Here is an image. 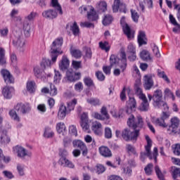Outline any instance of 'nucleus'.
<instances>
[{
  "mask_svg": "<svg viewBox=\"0 0 180 180\" xmlns=\"http://www.w3.org/2000/svg\"><path fill=\"white\" fill-rule=\"evenodd\" d=\"M44 137L45 139H51L54 137V131L51 129L50 127H46L44 132Z\"/></svg>",
  "mask_w": 180,
  "mask_h": 180,
  "instance_id": "f704fd0d",
  "label": "nucleus"
},
{
  "mask_svg": "<svg viewBox=\"0 0 180 180\" xmlns=\"http://www.w3.org/2000/svg\"><path fill=\"white\" fill-rule=\"evenodd\" d=\"M51 5L57 11L59 15H63V8H61V5L58 4V0H51Z\"/></svg>",
  "mask_w": 180,
  "mask_h": 180,
  "instance_id": "72a5a7b5",
  "label": "nucleus"
},
{
  "mask_svg": "<svg viewBox=\"0 0 180 180\" xmlns=\"http://www.w3.org/2000/svg\"><path fill=\"white\" fill-rule=\"evenodd\" d=\"M9 143H11V137L6 133H3L0 136V145L6 146V144H9Z\"/></svg>",
  "mask_w": 180,
  "mask_h": 180,
  "instance_id": "2f4dec72",
  "label": "nucleus"
},
{
  "mask_svg": "<svg viewBox=\"0 0 180 180\" xmlns=\"http://www.w3.org/2000/svg\"><path fill=\"white\" fill-rule=\"evenodd\" d=\"M84 53L86 58L91 59L92 58V50L89 47H84Z\"/></svg>",
  "mask_w": 180,
  "mask_h": 180,
  "instance_id": "de8ad7c7",
  "label": "nucleus"
},
{
  "mask_svg": "<svg viewBox=\"0 0 180 180\" xmlns=\"http://www.w3.org/2000/svg\"><path fill=\"white\" fill-rule=\"evenodd\" d=\"M172 176L174 179H176L178 176H180V168L174 167L172 172Z\"/></svg>",
  "mask_w": 180,
  "mask_h": 180,
  "instance_id": "774afa93",
  "label": "nucleus"
},
{
  "mask_svg": "<svg viewBox=\"0 0 180 180\" xmlns=\"http://www.w3.org/2000/svg\"><path fill=\"white\" fill-rule=\"evenodd\" d=\"M97 8L99 11H102V12H105L108 8V4L105 1H101L97 4Z\"/></svg>",
  "mask_w": 180,
  "mask_h": 180,
  "instance_id": "8fccbe9b",
  "label": "nucleus"
},
{
  "mask_svg": "<svg viewBox=\"0 0 180 180\" xmlns=\"http://www.w3.org/2000/svg\"><path fill=\"white\" fill-rule=\"evenodd\" d=\"M1 75L6 84H13V82H15V79L13 78V76L11 75V72H9V71L6 70H2Z\"/></svg>",
  "mask_w": 180,
  "mask_h": 180,
  "instance_id": "a211bd4d",
  "label": "nucleus"
},
{
  "mask_svg": "<svg viewBox=\"0 0 180 180\" xmlns=\"http://www.w3.org/2000/svg\"><path fill=\"white\" fill-rule=\"evenodd\" d=\"M154 85V81H153L152 75H146L143 77V86L146 91H150Z\"/></svg>",
  "mask_w": 180,
  "mask_h": 180,
  "instance_id": "2eb2a0df",
  "label": "nucleus"
},
{
  "mask_svg": "<svg viewBox=\"0 0 180 180\" xmlns=\"http://www.w3.org/2000/svg\"><path fill=\"white\" fill-rule=\"evenodd\" d=\"M37 16V13L32 11L25 18V22H32L34 20V18Z\"/></svg>",
  "mask_w": 180,
  "mask_h": 180,
  "instance_id": "49530a36",
  "label": "nucleus"
},
{
  "mask_svg": "<svg viewBox=\"0 0 180 180\" xmlns=\"http://www.w3.org/2000/svg\"><path fill=\"white\" fill-rule=\"evenodd\" d=\"M6 64V58H5V49L0 48V65Z\"/></svg>",
  "mask_w": 180,
  "mask_h": 180,
  "instance_id": "a19ab883",
  "label": "nucleus"
},
{
  "mask_svg": "<svg viewBox=\"0 0 180 180\" xmlns=\"http://www.w3.org/2000/svg\"><path fill=\"white\" fill-rule=\"evenodd\" d=\"M113 20V18L112 15L107 14L104 16V18L103 20V25L104 26H108V25H110Z\"/></svg>",
  "mask_w": 180,
  "mask_h": 180,
  "instance_id": "ea45409f",
  "label": "nucleus"
},
{
  "mask_svg": "<svg viewBox=\"0 0 180 180\" xmlns=\"http://www.w3.org/2000/svg\"><path fill=\"white\" fill-rule=\"evenodd\" d=\"M142 101V103H141V105L139 107L140 110L142 112H147L148 109H150V104L148 103V100H147L146 96H141V98Z\"/></svg>",
  "mask_w": 180,
  "mask_h": 180,
  "instance_id": "a878e982",
  "label": "nucleus"
},
{
  "mask_svg": "<svg viewBox=\"0 0 180 180\" xmlns=\"http://www.w3.org/2000/svg\"><path fill=\"white\" fill-rule=\"evenodd\" d=\"M70 54L72 57H75V58H81L82 56V52H81L79 49H72V48H71Z\"/></svg>",
  "mask_w": 180,
  "mask_h": 180,
  "instance_id": "58836bf2",
  "label": "nucleus"
},
{
  "mask_svg": "<svg viewBox=\"0 0 180 180\" xmlns=\"http://www.w3.org/2000/svg\"><path fill=\"white\" fill-rule=\"evenodd\" d=\"M171 125L169 126L168 131L172 134H176L178 133V127L179 126V119L176 117H172L170 120Z\"/></svg>",
  "mask_w": 180,
  "mask_h": 180,
  "instance_id": "f8f14e48",
  "label": "nucleus"
},
{
  "mask_svg": "<svg viewBox=\"0 0 180 180\" xmlns=\"http://www.w3.org/2000/svg\"><path fill=\"white\" fill-rule=\"evenodd\" d=\"M126 150L129 154H136V149L130 144L126 146Z\"/></svg>",
  "mask_w": 180,
  "mask_h": 180,
  "instance_id": "69168bd1",
  "label": "nucleus"
},
{
  "mask_svg": "<svg viewBox=\"0 0 180 180\" xmlns=\"http://www.w3.org/2000/svg\"><path fill=\"white\" fill-rule=\"evenodd\" d=\"M120 57H117L115 55H111L110 57V67H120V68L124 71L126 70L127 66V58H126V53L122 51L120 53Z\"/></svg>",
  "mask_w": 180,
  "mask_h": 180,
  "instance_id": "39448f33",
  "label": "nucleus"
},
{
  "mask_svg": "<svg viewBox=\"0 0 180 180\" xmlns=\"http://www.w3.org/2000/svg\"><path fill=\"white\" fill-rule=\"evenodd\" d=\"M13 33V46L18 51L23 53L25 51V39H23V35H22V31L20 30H14Z\"/></svg>",
  "mask_w": 180,
  "mask_h": 180,
  "instance_id": "423d86ee",
  "label": "nucleus"
},
{
  "mask_svg": "<svg viewBox=\"0 0 180 180\" xmlns=\"http://www.w3.org/2000/svg\"><path fill=\"white\" fill-rule=\"evenodd\" d=\"M42 16L45 19H56L58 16V13L56 10L49 9L42 12Z\"/></svg>",
  "mask_w": 180,
  "mask_h": 180,
  "instance_id": "f3484780",
  "label": "nucleus"
},
{
  "mask_svg": "<svg viewBox=\"0 0 180 180\" xmlns=\"http://www.w3.org/2000/svg\"><path fill=\"white\" fill-rule=\"evenodd\" d=\"M63 37L56 39L51 45V50L49 51L51 57V60L49 59H43L41 63V68L46 70L51 67V64H54L57 61V57H58L63 53L61 51V46H63Z\"/></svg>",
  "mask_w": 180,
  "mask_h": 180,
  "instance_id": "f257e3e1",
  "label": "nucleus"
},
{
  "mask_svg": "<svg viewBox=\"0 0 180 180\" xmlns=\"http://www.w3.org/2000/svg\"><path fill=\"white\" fill-rule=\"evenodd\" d=\"M101 113L103 116L104 119L108 120L110 119L109 113H108V109L106 107L103 106L101 109Z\"/></svg>",
  "mask_w": 180,
  "mask_h": 180,
  "instance_id": "3c124183",
  "label": "nucleus"
},
{
  "mask_svg": "<svg viewBox=\"0 0 180 180\" xmlns=\"http://www.w3.org/2000/svg\"><path fill=\"white\" fill-rule=\"evenodd\" d=\"M155 174H156L158 178L160 180H165L164 174H162V172H161V169H160V167H158V165H156L155 167Z\"/></svg>",
  "mask_w": 180,
  "mask_h": 180,
  "instance_id": "a18cd8bd",
  "label": "nucleus"
},
{
  "mask_svg": "<svg viewBox=\"0 0 180 180\" xmlns=\"http://www.w3.org/2000/svg\"><path fill=\"white\" fill-rule=\"evenodd\" d=\"M24 34L25 37H30V22L25 21L24 22L23 25Z\"/></svg>",
  "mask_w": 180,
  "mask_h": 180,
  "instance_id": "e433bc0d",
  "label": "nucleus"
},
{
  "mask_svg": "<svg viewBox=\"0 0 180 180\" xmlns=\"http://www.w3.org/2000/svg\"><path fill=\"white\" fill-rule=\"evenodd\" d=\"M105 170H106V169L104 167L103 165H96V174H98V175L100 174H103V172H105Z\"/></svg>",
  "mask_w": 180,
  "mask_h": 180,
  "instance_id": "0e129e2a",
  "label": "nucleus"
},
{
  "mask_svg": "<svg viewBox=\"0 0 180 180\" xmlns=\"http://www.w3.org/2000/svg\"><path fill=\"white\" fill-rule=\"evenodd\" d=\"M68 113V110H67V107L63 103L60 104L58 111V119H60V120H63V119L65 118V116H67Z\"/></svg>",
  "mask_w": 180,
  "mask_h": 180,
  "instance_id": "4be33fe9",
  "label": "nucleus"
},
{
  "mask_svg": "<svg viewBox=\"0 0 180 180\" xmlns=\"http://www.w3.org/2000/svg\"><path fill=\"white\" fill-rule=\"evenodd\" d=\"M72 145L75 148H80L82 151V155H86L88 154V148L86 145L81 140H75L72 141Z\"/></svg>",
  "mask_w": 180,
  "mask_h": 180,
  "instance_id": "4468645a",
  "label": "nucleus"
},
{
  "mask_svg": "<svg viewBox=\"0 0 180 180\" xmlns=\"http://www.w3.org/2000/svg\"><path fill=\"white\" fill-rule=\"evenodd\" d=\"M79 12L81 15L87 13V19L91 22L98 20V14H96V11H95V8L92 6L83 5L79 8Z\"/></svg>",
  "mask_w": 180,
  "mask_h": 180,
  "instance_id": "0eeeda50",
  "label": "nucleus"
},
{
  "mask_svg": "<svg viewBox=\"0 0 180 180\" xmlns=\"http://www.w3.org/2000/svg\"><path fill=\"white\" fill-rule=\"evenodd\" d=\"M144 5H146L148 9H153V0H143V1L139 2V10L141 12H144V9L146 8Z\"/></svg>",
  "mask_w": 180,
  "mask_h": 180,
  "instance_id": "cd10ccee",
  "label": "nucleus"
},
{
  "mask_svg": "<svg viewBox=\"0 0 180 180\" xmlns=\"http://www.w3.org/2000/svg\"><path fill=\"white\" fill-rule=\"evenodd\" d=\"M31 110L32 108L30 107V103L23 104L20 103L15 105L14 109L9 111V115L11 119L15 120V122H20V118L19 117V115H18V113L19 115H26L27 113H29ZM16 112H18V113Z\"/></svg>",
  "mask_w": 180,
  "mask_h": 180,
  "instance_id": "7ed1b4c3",
  "label": "nucleus"
},
{
  "mask_svg": "<svg viewBox=\"0 0 180 180\" xmlns=\"http://www.w3.org/2000/svg\"><path fill=\"white\" fill-rule=\"evenodd\" d=\"M91 129L96 136L102 135V124L98 121H94L92 123Z\"/></svg>",
  "mask_w": 180,
  "mask_h": 180,
  "instance_id": "aec40b11",
  "label": "nucleus"
},
{
  "mask_svg": "<svg viewBox=\"0 0 180 180\" xmlns=\"http://www.w3.org/2000/svg\"><path fill=\"white\" fill-rule=\"evenodd\" d=\"M99 47L101 49V50L106 51V53L110 50V45H109V42L108 41L99 42Z\"/></svg>",
  "mask_w": 180,
  "mask_h": 180,
  "instance_id": "37998d69",
  "label": "nucleus"
},
{
  "mask_svg": "<svg viewBox=\"0 0 180 180\" xmlns=\"http://www.w3.org/2000/svg\"><path fill=\"white\" fill-rule=\"evenodd\" d=\"M58 164L63 168H74L75 167V165L72 164V162L70 161V160L67 159L65 157H61L58 161Z\"/></svg>",
  "mask_w": 180,
  "mask_h": 180,
  "instance_id": "6ab92c4d",
  "label": "nucleus"
},
{
  "mask_svg": "<svg viewBox=\"0 0 180 180\" xmlns=\"http://www.w3.org/2000/svg\"><path fill=\"white\" fill-rule=\"evenodd\" d=\"M152 122L153 124L162 127V129H167V127H168V124H167L161 117L153 120Z\"/></svg>",
  "mask_w": 180,
  "mask_h": 180,
  "instance_id": "c756f323",
  "label": "nucleus"
},
{
  "mask_svg": "<svg viewBox=\"0 0 180 180\" xmlns=\"http://www.w3.org/2000/svg\"><path fill=\"white\" fill-rule=\"evenodd\" d=\"M127 53L128 54H136V46L133 44H129L127 46Z\"/></svg>",
  "mask_w": 180,
  "mask_h": 180,
  "instance_id": "13d9d810",
  "label": "nucleus"
},
{
  "mask_svg": "<svg viewBox=\"0 0 180 180\" xmlns=\"http://www.w3.org/2000/svg\"><path fill=\"white\" fill-rule=\"evenodd\" d=\"M87 103H89V105H91L92 106H99L102 105V103L101 102V100L98 98H91L86 99Z\"/></svg>",
  "mask_w": 180,
  "mask_h": 180,
  "instance_id": "c9c22d12",
  "label": "nucleus"
},
{
  "mask_svg": "<svg viewBox=\"0 0 180 180\" xmlns=\"http://www.w3.org/2000/svg\"><path fill=\"white\" fill-rule=\"evenodd\" d=\"M140 134V130L135 129L134 131H130L129 129H124L122 131V137L125 141H136L137 140V137H139Z\"/></svg>",
  "mask_w": 180,
  "mask_h": 180,
  "instance_id": "6e6552de",
  "label": "nucleus"
},
{
  "mask_svg": "<svg viewBox=\"0 0 180 180\" xmlns=\"http://www.w3.org/2000/svg\"><path fill=\"white\" fill-rule=\"evenodd\" d=\"M70 67V60L66 56H63L60 63H59V68L60 71H67Z\"/></svg>",
  "mask_w": 180,
  "mask_h": 180,
  "instance_id": "412c9836",
  "label": "nucleus"
},
{
  "mask_svg": "<svg viewBox=\"0 0 180 180\" xmlns=\"http://www.w3.org/2000/svg\"><path fill=\"white\" fill-rule=\"evenodd\" d=\"M65 124H64V122H58L56 124V131L58 133H64V131H65Z\"/></svg>",
  "mask_w": 180,
  "mask_h": 180,
  "instance_id": "79ce46f5",
  "label": "nucleus"
},
{
  "mask_svg": "<svg viewBox=\"0 0 180 180\" xmlns=\"http://www.w3.org/2000/svg\"><path fill=\"white\" fill-rule=\"evenodd\" d=\"M14 153H16L18 157L22 160H25V157H32V152L26 150L25 148L17 146L13 148Z\"/></svg>",
  "mask_w": 180,
  "mask_h": 180,
  "instance_id": "9d476101",
  "label": "nucleus"
},
{
  "mask_svg": "<svg viewBox=\"0 0 180 180\" xmlns=\"http://www.w3.org/2000/svg\"><path fill=\"white\" fill-rule=\"evenodd\" d=\"M1 94L5 99H11L15 94V89L13 86H6L3 88Z\"/></svg>",
  "mask_w": 180,
  "mask_h": 180,
  "instance_id": "dca6fc26",
  "label": "nucleus"
},
{
  "mask_svg": "<svg viewBox=\"0 0 180 180\" xmlns=\"http://www.w3.org/2000/svg\"><path fill=\"white\" fill-rule=\"evenodd\" d=\"M37 86H36V82L34 81H30L27 82V90L30 94H34Z\"/></svg>",
  "mask_w": 180,
  "mask_h": 180,
  "instance_id": "473e14b6",
  "label": "nucleus"
},
{
  "mask_svg": "<svg viewBox=\"0 0 180 180\" xmlns=\"http://www.w3.org/2000/svg\"><path fill=\"white\" fill-rule=\"evenodd\" d=\"M153 46V51L155 56V57L160 58L161 57V53H160V50L158 49V46L155 45V44H153L152 45Z\"/></svg>",
  "mask_w": 180,
  "mask_h": 180,
  "instance_id": "680f3d73",
  "label": "nucleus"
},
{
  "mask_svg": "<svg viewBox=\"0 0 180 180\" xmlns=\"http://www.w3.org/2000/svg\"><path fill=\"white\" fill-rule=\"evenodd\" d=\"M81 72H75L72 69H69L66 71V78L69 82H76L81 79Z\"/></svg>",
  "mask_w": 180,
  "mask_h": 180,
  "instance_id": "9b49d317",
  "label": "nucleus"
},
{
  "mask_svg": "<svg viewBox=\"0 0 180 180\" xmlns=\"http://www.w3.org/2000/svg\"><path fill=\"white\" fill-rule=\"evenodd\" d=\"M123 32L129 40L134 38V31L131 30L129 25L125 24V25L123 26Z\"/></svg>",
  "mask_w": 180,
  "mask_h": 180,
  "instance_id": "bb28decb",
  "label": "nucleus"
},
{
  "mask_svg": "<svg viewBox=\"0 0 180 180\" xmlns=\"http://www.w3.org/2000/svg\"><path fill=\"white\" fill-rule=\"evenodd\" d=\"M49 94L51 96H56L57 95V87L54 84H51Z\"/></svg>",
  "mask_w": 180,
  "mask_h": 180,
  "instance_id": "e2e57ef3",
  "label": "nucleus"
},
{
  "mask_svg": "<svg viewBox=\"0 0 180 180\" xmlns=\"http://www.w3.org/2000/svg\"><path fill=\"white\" fill-rule=\"evenodd\" d=\"M43 68L40 69V67L35 66L34 68V75L37 78H41V75L43 74Z\"/></svg>",
  "mask_w": 180,
  "mask_h": 180,
  "instance_id": "c03bdc74",
  "label": "nucleus"
},
{
  "mask_svg": "<svg viewBox=\"0 0 180 180\" xmlns=\"http://www.w3.org/2000/svg\"><path fill=\"white\" fill-rule=\"evenodd\" d=\"M69 133L72 136H75V137H77V136H78V131H77V127H75V125L70 126L69 127Z\"/></svg>",
  "mask_w": 180,
  "mask_h": 180,
  "instance_id": "4d7b16f0",
  "label": "nucleus"
},
{
  "mask_svg": "<svg viewBox=\"0 0 180 180\" xmlns=\"http://www.w3.org/2000/svg\"><path fill=\"white\" fill-rule=\"evenodd\" d=\"M139 57L142 59L143 61H148L149 63H152L153 58L151 57V54L147 50H143L139 53Z\"/></svg>",
  "mask_w": 180,
  "mask_h": 180,
  "instance_id": "b1692460",
  "label": "nucleus"
},
{
  "mask_svg": "<svg viewBox=\"0 0 180 180\" xmlns=\"http://www.w3.org/2000/svg\"><path fill=\"white\" fill-rule=\"evenodd\" d=\"M66 30L69 34L71 33L70 32L71 30L74 36H79V27H78V25H77V22H75L72 25H67Z\"/></svg>",
  "mask_w": 180,
  "mask_h": 180,
  "instance_id": "5701e85b",
  "label": "nucleus"
},
{
  "mask_svg": "<svg viewBox=\"0 0 180 180\" xmlns=\"http://www.w3.org/2000/svg\"><path fill=\"white\" fill-rule=\"evenodd\" d=\"M105 139H112V129L110 128H105Z\"/></svg>",
  "mask_w": 180,
  "mask_h": 180,
  "instance_id": "338daca9",
  "label": "nucleus"
},
{
  "mask_svg": "<svg viewBox=\"0 0 180 180\" xmlns=\"http://www.w3.org/2000/svg\"><path fill=\"white\" fill-rule=\"evenodd\" d=\"M153 165L152 163H149L145 168V172L146 174V175H151L153 174Z\"/></svg>",
  "mask_w": 180,
  "mask_h": 180,
  "instance_id": "5fc2aeb1",
  "label": "nucleus"
},
{
  "mask_svg": "<svg viewBox=\"0 0 180 180\" xmlns=\"http://www.w3.org/2000/svg\"><path fill=\"white\" fill-rule=\"evenodd\" d=\"M84 85H86V86H94V81L89 77H84Z\"/></svg>",
  "mask_w": 180,
  "mask_h": 180,
  "instance_id": "864d4df0",
  "label": "nucleus"
},
{
  "mask_svg": "<svg viewBox=\"0 0 180 180\" xmlns=\"http://www.w3.org/2000/svg\"><path fill=\"white\" fill-rule=\"evenodd\" d=\"M148 98L150 101L153 99V105L156 109H163V110H168L169 107L162 98V91L157 89L154 91L153 95L148 94Z\"/></svg>",
  "mask_w": 180,
  "mask_h": 180,
  "instance_id": "f03ea898",
  "label": "nucleus"
},
{
  "mask_svg": "<svg viewBox=\"0 0 180 180\" xmlns=\"http://www.w3.org/2000/svg\"><path fill=\"white\" fill-rule=\"evenodd\" d=\"M131 13L132 20H134V22L137 23V22H139V18H140V16L139 15V13H137V11L133 9L131 10Z\"/></svg>",
  "mask_w": 180,
  "mask_h": 180,
  "instance_id": "6e6d98bb",
  "label": "nucleus"
},
{
  "mask_svg": "<svg viewBox=\"0 0 180 180\" xmlns=\"http://www.w3.org/2000/svg\"><path fill=\"white\" fill-rule=\"evenodd\" d=\"M98 151L102 157H105V158L112 157V151L107 146H101L98 148Z\"/></svg>",
  "mask_w": 180,
  "mask_h": 180,
  "instance_id": "393cba45",
  "label": "nucleus"
},
{
  "mask_svg": "<svg viewBox=\"0 0 180 180\" xmlns=\"http://www.w3.org/2000/svg\"><path fill=\"white\" fill-rule=\"evenodd\" d=\"M127 124L129 127H133L134 130L139 127L141 129L144 126V122H143V118L141 116L137 117V119L134 118V115H131L127 121Z\"/></svg>",
  "mask_w": 180,
  "mask_h": 180,
  "instance_id": "1a4fd4ad",
  "label": "nucleus"
},
{
  "mask_svg": "<svg viewBox=\"0 0 180 180\" xmlns=\"http://www.w3.org/2000/svg\"><path fill=\"white\" fill-rule=\"evenodd\" d=\"M147 39L146 38V32L140 31L138 35V43L141 47L143 44H147Z\"/></svg>",
  "mask_w": 180,
  "mask_h": 180,
  "instance_id": "7c9ffc66",
  "label": "nucleus"
},
{
  "mask_svg": "<svg viewBox=\"0 0 180 180\" xmlns=\"http://www.w3.org/2000/svg\"><path fill=\"white\" fill-rule=\"evenodd\" d=\"M77 105V100L74 99L72 101L68 103V108H66L68 112L74 110V108Z\"/></svg>",
  "mask_w": 180,
  "mask_h": 180,
  "instance_id": "603ef678",
  "label": "nucleus"
},
{
  "mask_svg": "<svg viewBox=\"0 0 180 180\" xmlns=\"http://www.w3.org/2000/svg\"><path fill=\"white\" fill-rule=\"evenodd\" d=\"M112 11L115 13L119 12V11L123 13H126V12H127V9H126V4L120 0H114Z\"/></svg>",
  "mask_w": 180,
  "mask_h": 180,
  "instance_id": "ddd939ff",
  "label": "nucleus"
},
{
  "mask_svg": "<svg viewBox=\"0 0 180 180\" xmlns=\"http://www.w3.org/2000/svg\"><path fill=\"white\" fill-rule=\"evenodd\" d=\"M53 78V82L55 84H58V82L61 81V74H60L59 71L55 70V75Z\"/></svg>",
  "mask_w": 180,
  "mask_h": 180,
  "instance_id": "bf43d9fd",
  "label": "nucleus"
},
{
  "mask_svg": "<svg viewBox=\"0 0 180 180\" xmlns=\"http://www.w3.org/2000/svg\"><path fill=\"white\" fill-rule=\"evenodd\" d=\"M146 140L147 141V145L145 146L146 152L141 153V160L144 161L146 160V157H148L150 160H155V162H157V156L158 155V148L155 147L153 149V154L151 153V147L153 146V142L151 141V139L148 135L146 136Z\"/></svg>",
  "mask_w": 180,
  "mask_h": 180,
  "instance_id": "20e7f679",
  "label": "nucleus"
},
{
  "mask_svg": "<svg viewBox=\"0 0 180 180\" xmlns=\"http://www.w3.org/2000/svg\"><path fill=\"white\" fill-rule=\"evenodd\" d=\"M172 148L175 155H180V143L173 145Z\"/></svg>",
  "mask_w": 180,
  "mask_h": 180,
  "instance_id": "052dcab7",
  "label": "nucleus"
},
{
  "mask_svg": "<svg viewBox=\"0 0 180 180\" xmlns=\"http://www.w3.org/2000/svg\"><path fill=\"white\" fill-rule=\"evenodd\" d=\"M157 72H158V76L159 77V78H162V79H164V81H165L167 84H169V82H171V81L168 78V76H167V75H165V71H162V70L158 69L157 70Z\"/></svg>",
  "mask_w": 180,
  "mask_h": 180,
  "instance_id": "4c0bfd02",
  "label": "nucleus"
},
{
  "mask_svg": "<svg viewBox=\"0 0 180 180\" xmlns=\"http://www.w3.org/2000/svg\"><path fill=\"white\" fill-rule=\"evenodd\" d=\"M128 106L130 109H134L136 106H137V103L136 102V99L133 97H129V100L128 101Z\"/></svg>",
  "mask_w": 180,
  "mask_h": 180,
  "instance_id": "09e8293b",
  "label": "nucleus"
},
{
  "mask_svg": "<svg viewBox=\"0 0 180 180\" xmlns=\"http://www.w3.org/2000/svg\"><path fill=\"white\" fill-rule=\"evenodd\" d=\"M134 91L136 94L139 96V99H141V96H146L143 94V89H141V82H136L134 84Z\"/></svg>",
  "mask_w": 180,
  "mask_h": 180,
  "instance_id": "c85d7f7f",
  "label": "nucleus"
}]
</instances>
